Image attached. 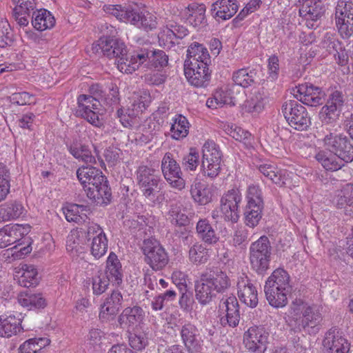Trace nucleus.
Wrapping results in <instances>:
<instances>
[{
  "label": "nucleus",
  "instance_id": "nucleus-1",
  "mask_svg": "<svg viewBox=\"0 0 353 353\" xmlns=\"http://www.w3.org/2000/svg\"><path fill=\"white\" fill-rule=\"evenodd\" d=\"M136 180L142 195L152 206L161 205L165 199L163 183L154 168L140 165L136 171Z\"/></svg>",
  "mask_w": 353,
  "mask_h": 353
},
{
  "label": "nucleus",
  "instance_id": "nucleus-2",
  "mask_svg": "<svg viewBox=\"0 0 353 353\" xmlns=\"http://www.w3.org/2000/svg\"><path fill=\"white\" fill-rule=\"evenodd\" d=\"M230 286V280L227 274L216 268L202 276L201 283L196 286V297L205 305L211 301L216 293L224 292Z\"/></svg>",
  "mask_w": 353,
  "mask_h": 353
},
{
  "label": "nucleus",
  "instance_id": "nucleus-3",
  "mask_svg": "<svg viewBox=\"0 0 353 353\" xmlns=\"http://www.w3.org/2000/svg\"><path fill=\"white\" fill-rule=\"evenodd\" d=\"M316 137L317 142L326 150L342 156L347 162L353 161V144L346 135L332 132L322 125L317 130Z\"/></svg>",
  "mask_w": 353,
  "mask_h": 353
},
{
  "label": "nucleus",
  "instance_id": "nucleus-4",
  "mask_svg": "<svg viewBox=\"0 0 353 353\" xmlns=\"http://www.w3.org/2000/svg\"><path fill=\"white\" fill-rule=\"evenodd\" d=\"M290 276L283 269H276L268 277L265 282L264 291L266 299L270 305L274 307H283L285 306L288 299L283 293L280 292L277 301L275 300V290L288 292L290 288Z\"/></svg>",
  "mask_w": 353,
  "mask_h": 353
},
{
  "label": "nucleus",
  "instance_id": "nucleus-5",
  "mask_svg": "<svg viewBox=\"0 0 353 353\" xmlns=\"http://www.w3.org/2000/svg\"><path fill=\"white\" fill-rule=\"evenodd\" d=\"M101 32L103 36L92 44L93 52L101 54L110 59L123 55L126 46L123 41L113 38L116 33L114 28L107 23H101Z\"/></svg>",
  "mask_w": 353,
  "mask_h": 353
},
{
  "label": "nucleus",
  "instance_id": "nucleus-6",
  "mask_svg": "<svg viewBox=\"0 0 353 353\" xmlns=\"http://www.w3.org/2000/svg\"><path fill=\"white\" fill-rule=\"evenodd\" d=\"M272 247L268 236L263 235L251 243L249 259L252 268L258 274H263L269 268Z\"/></svg>",
  "mask_w": 353,
  "mask_h": 353
},
{
  "label": "nucleus",
  "instance_id": "nucleus-7",
  "mask_svg": "<svg viewBox=\"0 0 353 353\" xmlns=\"http://www.w3.org/2000/svg\"><path fill=\"white\" fill-rule=\"evenodd\" d=\"M98 172L90 168V201L95 205L105 206L110 203L112 193L105 176Z\"/></svg>",
  "mask_w": 353,
  "mask_h": 353
},
{
  "label": "nucleus",
  "instance_id": "nucleus-8",
  "mask_svg": "<svg viewBox=\"0 0 353 353\" xmlns=\"http://www.w3.org/2000/svg\"><path fill=\"white\" fill-rule=\"evenodd\" d=\"M282 112L289 125L295 130H304L310 125V118L306 108L296 101L285 102L282 106Z\"/></svg>",
  "mask_w": 353,
  "mask_h": 353
},
{
  "label": "nucleus",
  "instance_id": "nucleus-9",
  "mask_svg": "<svg viewBox=\"0 0 353 353\" xmlns=\"http://www.w3.org/2000/svg\"><path fill=\"white\" fill-rule=\"evenodd\" d=\"M345 101V97L341 91L332 90L326 104L319 112V119L321 123L325 125L336 123L341 114Z\"/></svg>",
  "mask_w": 353,
  "mask_h": 353
},
{
  "label": "nucleus",
  "instance_id": "nucleus-10",
  "mask_svg": "<svg viewBox=\"0 0 353 353\" xmlns=\"http://www.w3.org/2000/svg\"><path fill=\"white\" fill-rule=\"evenodd\" d=\"M142 250L145 256V261L155 271L163 269L169 261L167 252L156 239H145Z\"/></svg>",
  "mask_w": 353,
  "mask_h": 353
},
{
  "label": "nucleus",
  "instance_id": "nucleus-11",
  "mask_svg": "<svg viewBox=\"0 0 353 353\" xmlns=\"http://www.w3.org/2000/svg\"><path fill=\"white\" fill-rule=\"evenodd\" d=\"M201 167L205 176L214 179L221 171V152L212 141H207L202 149Z\"/></svg>",
  "mask_w": 353,
  "mask_h": 353
},
{
  "label": "nucleus",
  "instance_id": "nucleus-12",
  "mask_svg": "<svg viewBox=\"0 0 353 353\" xmlns=\"http://www.w3.org/2000/svg\"><path fill=\"white\" fill-rule=\"evenodd\" d=\"M269 333L264 327L253 325L243 333V343L250 353H265L269 343Z\"/></svg>",
  "mask_w": 353,
  "mask_h": 353
},
{
  "label": "nucleus",
  "instance_id": "nucleus-13",
  "mask_svg": "<svg viewBox=\"0 0 353 353\" xmlns=\"http://www.w3.org/2000/svg\"><path fill=\"white\" fill-rule=\"evenodd\" d=\"M161 168L165 179L172 188L179 191L185 188V181L182 177L181 167L172 153L166 152L164 154Z\"/></svg>",
  "mask_w": 353,
  "mask_h": 353
},
{
  "label": "nucleus",
  "instance_id": "nucleus-14",
  "mask_svg": "<svg viewBox=\"0 0 353 353\" xmlns=\"http://www.w3.org/2000/svg\"><path fill=\"white\" fill-rule=\"evenodd\" d=\"M321 319L318 310H290V314L285 317L286 322L292 329L314 327Z\"/></svg>",
  "mask_w": 353,
  "mask_h": 353
},
{
  "label": "nucleus",
  "instance_id": "nucleus-15",
  "mask_svg": "<svg viewBox=\"0 0 353 353\" xmlns=\"http://www.w3.org/2000/svg\"><path fill=\"white\" fill-rule=\"evenodd\" d=\"M242 200L241 191L233 188L225 193L221 199V211L226 221L236 223L239 218V204Z\"/></svg>",
  "mask_w": 353,
  "mask_h": 353
},
{
  "label": "nucleus",
  "instance_id": "nucleus-16",
  "mask_svg": "<svg viewBox=\"0 0 353 353\" xmlns=\"http://www.w3.org/2000/svg\"><path fill=\"white\" fill-rule=\"evenodd\" d=\"M350 342L336 328L328 330L322 341L323 353H350Z\"/></svg>",
  "mask_w": 353,
  "mask_h": 353
},
{
  "label": "nucleus",
  "instance_id": "nucleus-17",
  "mask_svg": "<svg viewBox=\"0 0 353 353\" xmlns=\"http://www.w3.org/2000/svg\"><path fill=\"white\" fill-rule=\"evenodd\" d=\"M209 63L188 64L184 63V74L189 83L196 88H205L210 81L211 73Z\"/></svg>",
  "mask_w": 353,
  "mask_h": 353
},
{
  "label": "nucleus",
  "instance_id": "nucleus-18",
  "mask_svg": "<svg viewBox=\"0 0 353 353\" xmlns=\"http://www.w3.org/2000/svg\"><path fill=\"white\" fill-rule=\"evenodd\" d=\"M294 95L305 105L317 106L323 103L325 93L319 87L310 83H302L296 87Z\"/></svg>",
  "mask_w": 353,
  "mask_h": 353
},
{
  "label": "nucleus",
  "instance_id": "nucleus-19",
  "mask_svg": "<svg viewBox=\"0 0 353 353\" xmlns=\"http://www.w3.org/2000/svg\"><path fill=\"white\" fill-rule=\"evenodd\" d=\"M23 319L22 313L16 310L10 311L6 316H0V336L9 338L17 334L22 329Z\"/></svg>",
  "mask_w": 353,
  "mask_h": 353
},
{
  "label": "nucleus",
  "instance_id": "nucleus-20",
  "mask_svg": "<svg viewBox=\"0 0 353 353\" xmlns=\"http://www.w3.org/2000/svg\"><path fill=\"white\" fill-rule=\"evenodd\" d=\"M92 234L90 247L92 255L97 259L103 256L108 250V239L103 229L97 223L90 225V236Z\"/></svg>",
  "mask_w": 353,
  "mask_h": 353
},
{
  "label": "nucleus",
  "instance_id": "nucleus-21",
  "mask_svg": "<svg viewBox=\"0 0 353 353\" xmlns=\"http://www.w3.org/2000/svg\"><path fill=\"white\" fill-rule=\"evenodd\" d=\"M103 10L115 17L119 21L129 23L133 26L137 23V19L139 14L137 9L130 5H105Z\"/></svg>",
  "mask_w": 353,
  "mask_h": 353
},
{
  "label": "nucleus",
  "instance_id": "nucleus-22",
  "mask_svg": "<svg viewBox=\"0 0 353 353\" xmlns=\"http://www.w3.org/2000/svg\"><path fill=\"white\" fill-rule=\"evenodd\" d=\"M316 160L327 171L334 172L342 168L346 163V159L339 154L321 150L315 154Z\"/></svg>",
  "mask_w": 353,
  "mask_h": 353
},
{
  "label": "nucleus",
  "instance_id": "nucleus-23",
  "mask_svg": "<svg viewBox=\"0 0 353 353\" xmlns=\"http://www.w3.org/2000/svg\"><path fill=\"white\" fill-rule=\"evenodd\" d=\"M238 295L240 301L247 307L254 308L258 304L257 291L247 278H241L238 281Z\"/></svg>",
  "mask_w": 353,
  "mask_h": 353
},
{
  "label": "nucleus",
  "instance_id": "nucleus-24",
  "mask_svg": "<svg viewBox=\"0 0 353 353\" xmlns=\"http://www.w3.org/2000/svg\"><path fill=\"white\" fill-rule=\"evenodd\" d=\"M258 169L265 177L280 187L290 183L289 172L286 170L278 168L270 163L261 164Z\"/></svg>",
  "mask_w": 353,
  "mask_h": 353
},
{
  "label": "nucleus",
  "instance_id": "nucleus-25",
  "mask_svg": "<svg viewBox=\"0 0 353 353\" xmlns=\"http://www.w3.org/2000/svg\"><path fill=\"white\" fill-rule=\"evenodd\" d=\"M190 192L193 201L201 205L209 203L213 195L212 188L206 183L197 179L191 184Z\"/></svg>",
  "mask_w": 353,
  "mask_h": 353
},
{
  "label": "nucleus",
  "instance_id": "nucleus-26",
  "mask_svg": "<svg viewBox=\"0 0 353 353\" xmlns=\"http://www.w3.org/2000/svg\"><path fill=\"white\" fill-rule=\"evenodd\" d=\"M138 57L141 62H143L147 66L154 68H163L168 63V57L165 52L161 50H149L142 49L138 52Z\"/></svg>",
  "mask_w": 353,
  "mask_h": 353
},
{
  "label": "nucleus",
  "instance_id": "nucleus-27",
  "mask_svg": "<svg viewBox=\"0 0 353 353\" xmlns=\"http://www.w3.org/2000/svg\"><path fill=\"white\" fill-rule=\"evenodd\" d=\"M299 14L306 21H316L323 14L321 0H299Z\"/></svg>",
  "mask_w": 353,
  "mask_h": 353
},
{
  "label": "nucleus",
  "instance_id": "nucleus-28",
  "mask_svg": "<svg viewBox=\"0 0 353 353\" xmlns=\"http://www.w3.org/2000/svg\"><path fill=\"white\" fill-rule=\"evenodd\" d=\"M236 0H217L212 3V14L222 20L232 18L238 10Z\"/></svg>",
  "mask_w": 353,
  "mask_h": 353
},
{
  "label": "nucleus",
  "instance_id": "nucleus-29",
  "mask_svg": "<svg viewBox=\"0 0 353 353\" xmlns=\"http://www.w3.org/2000/svg\"><path fill=\"white\" fill-rule=\"evenodd\" d=\"M15 277L18 283L24 288L35 287L39 282L37 270L33 265H21Z\"/></svg>",
  "mask_w": 353,
  "mask_h": 353
},
{
  "label": "nucleus",
  "instance_id": "nucleus-30",
  "mask_svg": "<svg viewBox=\"0 0 353 353\" xmlns=\"http://www.w3.org/2000/svg\"><path fill=\"white\" fill-rule=\"evenodd\" d=\"M185 62L188 64L195 63H209L210 62V57L208 49L201 43L193 42L190 45L187 50V59Z\"/></svg>",
  "mask_w": 353,
  "mask_h": 353
},
{
  "label": "nucleus",
  "instance_id": "nucleus-31",
  "mask_svg": "<svg viewBox=\"0 0 353 353\" xmlns=\"http://www.w3.org/2000/svg\"><path fill=\"white\" fill-rule=\"evenodd\" d=\"M55 22L54 16L50 11L46 9L37 10L32 13V25L39 31H43L53 28Z\"/></svg>",
  "mask_w": 353,
  "mask_h": 353
},
{
  "label": "nucleus",
  "instance_id": "nucleus-32",
  "mask_svg": "<svg viewBox=\"0 0 353 353\" xmlns=\"http://www.w3.org/2000/svg\"><path fill=\"white\" fill-rule=\"evenodd\" d=\"M110 282L115 285L122 283L123 273L121 264L114 252H110L106 261V275Z\"/></svg>",
  "mask_w": 353,
  "mask_h": 353
},
{
  "label": "nucleus",
  "instance_id": "nucleus-33",
  "mask_svg": "<svg viewBox=\"0 0 353 353\" xmlns=\"http://www.w3.org/2000/svg\"><path fill=\"white\" fill-rule=\"evenodd\" d=\"M199 237L205 243L212 245L218 242L219 236L207 219H201L196 223Z\"/></svg>",
  "mask_w": 353,
  "mask_h": 353
},
{
  "label": "nucleus",
  "instance_id": "nucleus-34",
  "mask_svg": "<svg viewBox=\"0 0 353 353\" xmlns=\"http://www.w3.org/2000/svg\"><path fill=\"white\" fill-rule=\"evenodd\" d=\"M24 210L23 205L19 201L6 202L0 205V222L17 219L23 214Z\"/></svg>",
  "mask_w": 353,
  "mask_h": 353
},
{
  "label": "nucleus",
  "instance_id": "nucleus-35",
  "mask_svg": "<svg viewBox=\"0 0 353 353\" xmlns=\"http://www.w3.org/2000/svg\"><path fill=\"white\" fill-rule=\"evenodd\" d=\"M117 65L118 70L122 73L132 74L139 66L143 64V62H141L140 59L138 57V52L129 57L128 56V50L125 48V52L123 55L117 56Z\"/></svg>",
  "mask_w": 353,
  "mask_h": 353
},
{
  "label": "nucleus",
  "instance_id": "nucleus-36",
  "mask_svg": "<svg viewBox=\"0 0 353 353\" xmlns=\"http://www.w3.org/2000/svg\"><path fill=\"white\" fill-rule=\"evenodd\" d=\"M65 219L69 222L83 223L86 221L88 216L87 207L77 204H67L62 208Z\"/></svg>",
  "mask_w": 353,
  "mask_h": 353
},
{
  "label": "nucleus",
  "instance_id": "nucleus-37",
  "mask_svg": "<svg viewBox=\"0 0 353 353\" xmlns=\"http://www.w3.org/2000/svg\"><path fill=\"white\" fill-rule=\"evenodd\" d=\"M188 34V29L174 21H168L162 31L160 37L167 41L174 43V39H183Z\"/></svg>",
  "mask_w": 353,
  "mask_h": 353
},
{
  "label": "nucleus",
  "instance_id": "nucleus-38",
  "mask_svg": "<svg viewBox=\"0 0 353 353\" xmlns=\"http://www.w3.org/2000/svg\"><path fill=\"white\" fill-rule=\"evenodd\" d=\"M190 123L185 117L176 114L172 119L170 127V136L173 139L181 140L189 133Z\"/></svg>",
  "mask_w": 353,
  "mask_h": 353
},
{
  "label": "nucleus",
  "instance_id": "nucleus-39",
  "mask_svg": "<svg viewBox=\"0 0 353 353\" xmlns=\"http://www.w3.org/2000/svg\"><path fill=\"white\" fill-rule=\"evenodd\" d=\"M205 6L192 3L187 8V21L193 27H198L205 22Z\"/></svg>",
  "mask_w": 353,
  "mask_h": 353
},
{
  "label": "nucleus",
  "instance_id": "nucleus-40",
  "mask_svg": "<svg viewBox=\"0 0 353 353\" xmlns=\"http://www.w3.org/2000/svg\"><path fill=\"white\" fill-rule=\"evenodd\" d=\"M353 197V184L347 183L341 190L335 192L333 203L337 208L344 209L345 211L352 201Z\"/></svg>",
  "mask_w": 353,
  "mask_h": 353
},
{
  "label": "nucleus",
  "instance_id": "nucleus-41",
  "mask_svg": "<svg viewBox=\"0 0 353 353\" xmlns=\"http://www.w3.org/2000/svg\"><path fill=\"white\" fill-rule=\"evenodd\" d=\"M50 343V340L46 337L30 339L19 345L18 353H38Z\"/></svg>",
  "mask_w": 353,
  "mask_h": 353
},
{
  "label": "nucleus",
  "instance_id": "nucleus-42",
  "mask_svg": "<svg viewBox=\"0 0 353 353\" xmlns=\"http://www.w3.org/2000/svg\"><path fill=\"white\" fill-rule=\"evenodd\" d=\"M256 72L250 68H243L234 71L232 74L234 83L243 88H248L254 83Z\"/></svg>",
  "mask_w": 353,
  "mask_h": 353
},
{
  "label": "nucleus",
  "instance_id": "nucleus-43",
  "mask_svg": "<svg viewBox=\"0 0 353 353\" xmlns=\"http://www.w3.org/2000/svg\"><path fill=\"white\" fill-rule=\"evenodd\" d=\"M268 99L260 92H255L249 99L245 101L243 109L246 112L259 114L267 103Z\"/></svg>",
  "mask_w": 353,
  "mask_h": 353
},
{
  "label": "nucleus",
  "instance_id": "nucleus-44",
  "mask_svg": "<svg viewBox=\"0 0 353 353\" xmlns=\"http://www.w3.org/2000/svg\"><path fill=\"white\" fill-rule=\"evenodd\" d=\"M264 205L247 204L244 211L245 223L250 228L256 226L262 218Z\"/></svg>",
  "mask_w": 353,
  "mask_h": 353
},
{
  "label": "nucleus",
  "instance_id": "nucleus-45",
  "mask_svg": "<svg viewBox=\"0 0 353 353\" xmlns=\"http://www.w3.org/2000/svg\"><path fill=\"white\" fill-rule=\"evenodd\" d=\"M18 301L23 307L31 306L37 309H43L46 306V299L41 294H28L22 292L18 296Z\"/></svg>",
  "mask_w": 353,
  "mask_h": 353
},
{
  "label": "nucleus",
  "instance_id": "nucleus-46",
  "mask_svg": "<svg viewBox=\"0 0 353 353\" xmlns=\"http://www.w3.org/2000/svg\"><path fill=\"white\" fill-rule=\"evenodd\" d=\"M168 216L170 223L177 226H185L188 222V217L182 209L181 205L172 203L170 206Z\"/></svg>",
  "mask_w": 353,
  "mask_h": 353
},
{
  "label": "nucleus",
  "instance_id": "nucleus-47",
  "mask_svg": "<svg viewBox=\"0 0 353 353\" xmlns=\"http://www.w3.org/2000/svg\"><path fill=\"white\" fill-rule=\"evenodd\" d=\"M208 251L201 243H196L189 250V259L196 265L203 264L208 260Z\"/></svg>",
  "mask_w": 353,
  "mask_h": 353
},
{
  "label": "nucleus",
  "instance_id": "nucleus-48",
  "mask_svg": "<svg viewBox=\"0 0 353 353\" xmlns=\"http://www.w3.org/2000/svg\"><path fill=\"white\" fill-rule=\"evenodd\" d=\"M137 21L134 26L145 31L152 30L157 26V17L149 12H139Z\"/></svg>",
  "mask_w": 353,
  "mask_h": 353
},
{
  "label": "nucleus",
  "instance_id": "nucleus-49",
  "mask_svg": "<svg viewBox=\"0 0 353 353\" xmlns=\"http://www.w3.org/2000/svg\"><path fill=\"white\" fill-rule=\"evenodd\" d=\"M10 173L8 167L0 163V202L4 200L10 188Z\"/></svg>",
  "mask_w": 353,
  "mask_h": 353
},
{
  "label": "nucleus",
  "instance_id": "nucleus-50",
  "mask_svg": "<svg viewBox=\"0 0 353 353\" xmlns=\"http://www.w3.org/2000/svg\"><path fill=\"white\" fill-rule=\"evenodd\" d=\"M197 330L195 326L188 323L183 326L181 331V336L185 347L188 349L195 346L196 335Z\"/></svg>",
  "mask_w": 353,
  "mask_h": 353
},
{
  "label": "nucleus",
  "instance_id": "nucleus-51",
  "mask_svg": "<svg viewBox=\"0 0 353 353\" xmlns=\"http://www.w3.org/2000/svg\"><path fill=\"white\" fill-rule=\"evenodd\" d=\"M247 204L264 205L262 190L259 185L251 184L246 192Z\"/></svg>",
  "mask_w": 353,
  "mask_h": 353
},
{
  "label": "nucleus",
  "instance_id": "nucleus-52",
  "mask_svg": "<svg viewBox=\"0 0 353 353\" xmlns=\"http://www.w3.org/2000/svg\"><path fill=\"white\" fill-rule=\"evenodd\" d=\"M199 153L196 148H191L188 154L182 160V165L185 170L194 171L199 164Z\"/></svg>",
  "mask_w": 353,
  "mask_h": 353
},
{
  "label": "nucleus",
  "instance_id": "nucleus-53",
  "mask_svg": "<svg viewBox=\"0 0 353 353\" xmlns=\"http://www.w3.org/2000/svg\"><path fill=\"white\" fill-rule=\"evenodd\" d=\"M13 34L8 21L0 19V48L11 46Z\"/></svg>",
  "mask_w": 353,
  "mask_h": 353
},
{
  "label": "nucleus",
  "instance_id": "nucleus-54",
  "mask_svg": "<svg viewBox=\"0 0 353 353\" xmlns=\"http://www.w3.org/2000/svg\"><path fill=\"white\" fill-rule=\"evenodd\" d=\"M240 321L239 310H222L220 322L223 326L236 327Z\"/></svg>",
  "mask_w": 353,
  "mask_h": 353
},
{
  "label": "nucleus",
  "instance_id": "nucleus-55",
  "mask_svg": "<svg viewBox=\"0 0 353 353\" xmlns=\"http://www.w3.org/2000/svg\"><path fill=\"white\" fill-rule=\"evenodd\" d=\"M4 228L9 245L20 240L26 232L25 228L19 224H15L12 226L7 225Z\"/></svg>",
  "mask_w": 353,
  "mask_h": 353
},
{
  "label": "nucleus",
  "instance_id": "nucleus-56",
  "mask_svg": "<svg viewBox=\"0 0 353 353\" xmlns=\"http://www.w3.org/2000/svg\"><path fill=\"white\" fill-rule=\"evenodd\" d=\"M138 312L139 310H123L119 317L120 324L130 327L139 323L141 315L138 314Z\"/></svg>",
  "mask_w": 353,
  "mask_h": 353
},
{
  "label": "nucleus",
  "instance_id": "nucleus-57",
  "mask_svg": "<svg viewBox=\"0 0 353 353\" xmlns=\"http://www.w3.org/2000/svg\"><path fill=\"white\" fill-rule=\"evenodd\" d=\"M176 294L174 290H167L165 293L159 295L152 303V309H162L163 307H169L168 302L176 299Z\"/></svg>",
  "mask_w": 353,
  "mask_h": 353
},
{
  "label": "nucleus",
  "instance_id": "nucleus-58",
  "mask_svg": "<svg viewBox=\"0 0 353 353\" xmlns=\"http://www.w3.org/2000/svg\"><path fill=\"white\" fill-rule=\"evenodd\" d=\"M230 100V99L227 97L224 92H216L213 97L209 98L207 100L206 105L210 108L216 109L228 104Z\"/></svg>",
  "mask_w": 353,
  "mask_h": 353
},
{
  "label": "nucleus",
  "instance_id": "nucleus-59",
  "mask_svg": "<svg viewBox=\"0 0 353 353\" xmlns=\"http://www.w3.org/2000/svg\"><path fill=\"white\" fill-rule=\"evenodd\" d=\"M329 48H332L334 50V56L337 63L341 65H345L347 61V55L344 50L342 49L340 42L334 39L330 41Z\"/></svg>",
  "mask_w": 353,
  "mask_h": 353
},
{
  "label": "nucleus",
  "instance_id": "nucleus-60",
  "mask_svg": "<svg viewBox=\"0 0 353 353\" xmlns=\"http://www.w3.org/2000/svg\"><path fill=\"white\" fill-rule=\"evenodd\" d=\"M12 103L24 105L34 103V97L27 92H15L10 97Z\"/></svg>",
  "mask_w": 353,
  "mask_h": 353
},
{
  "label": "nucleus",
  "instance_id": "nucleus-61",
  "mask_svg": "<svg viewBox=\"0 0 353 353\" xmlns=\"http://www.w3.org/2000/svg\"><path fill=\"white\" fill-rule=\"evenodd\" d=\"M88 97L86 94H81L77 99V107L75 111V115L78 117L83 118L88 121Z\"/></svg>",
  "mask_w": 353,
  "mask_h": 353
},
{
  "label": "nucleus",
  "instance_id": "nucleus-62",
  "mask_svg": "<svg viewBox=\"0 0 353 353\" xmlns=\"http://www.w3.org/2000/svg\"><path fill=\"white\" fill-rule=\"evenodd\" d=\"M279 60L277 56L272 55L268 60V79L274 81L278 79L279 72Z\"/></svg>",
  "mask_w": 353,
  "mask_h": 353
},
{
  "label": "nucleus",
  "instance_id": "nucleus-63",
  "mask_svg": "<svg viewBox=\"0 0 353 353\" xmlns=\"http://www.w3.org/2000/svg\"><path fill=\"white\" fill-rule=\"evenodd\" d=\"M15 6L13 12L17 13H30L35 6L34 0H12Z\"/></svg>",
  "mask_w": 353,
  "mask_h": 353
},
{
  "label": "nucleus",
  "instance_id": "nucleus-64",
  "mask_svg": "<svg viewBox=\"0 0 353 353\" xmlns=\"http://www.w3.org/2000/svg\"><path fill=\"white\" fill-rule=\"evenodd\" d=\"M110 280L104 274H101L92 281V290L93 293L96 294H101L105 292L109 285Z\"/></svg>",
  "mask_w": 353,
  "mask_h": 353
}]
</instances>
